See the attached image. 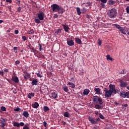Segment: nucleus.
<instances>
[{"mask_svg": "<svg viewBox=\"0 0 129 129\" xmlns=\"http://www.w3.org/2000/svg\"><path fill=\"white\" fill-rule=\"evenodd\" d=\"M0 125L2 127H5V126H6V123L4 122V121L2 120H0Z\"/></svg>", "mask_w": 129, "mask_h": 129, "instance_id": "412c9836", "label": "nucleus"}, {"mask_svg": "<svg viewBox=\"0 0 129 129\" xmlns=\"http://www.w3.org/2000/svg\"><path fill=\"white\" fill-rule=\"evenodd\" d=\"M53 18H54V19H57V18H58V15L57 14H55L54 15Z\"/></svg>", "mask_w": 129, "mask_h": 129, "instance_id": "de8ad7c7", "label": "nucleus"}, {"mask_svg": "<svg viewBox=\"0 0 129 129\" xmlns=\"http://www.w3.org/2000/svg\"><path fill=\"white\" fill-rule=\"evenodd\" d=\"M13 50H14V51L18 50V47H14Z\"/></svg>", "mask_w": 129, "mask_h": 129, "instance_id": "bf43d9fd", "label": "nucleus"}, {"mask_svg": "<svg viewBox=\"0 0 129 129\" xmlns=\"http://www.w3.org/2000/svg\"><path fill=\"white\" fill-rule=\"evenodd\" d=\"M13 125L14 126H17V127H20V124L18 122H13Z\"/></svg>", "mask_w": 129, "mask_h": 129, "instance_id": "cd10ccee", "label": "nucleus"}, {"mask_svg": "<svg viewBox=\"0 0 129 129\" xmlns=\"http://www.w3.org/2000/svg\"><path fill=\"white\" fill-rule=\"evenodd\" d=\"M43 126H45V127H46V126H47V122H46V121L43 122Z\"/></svg>", "mask_w": 129, "mask_h": 129, "instance_id": "09e8293b", "label": "nucleus"}, {"mask_svg": "<svg viewBox=\"0 0 129 129\" xmlns=\"http://www.w3.org/2000/svg\"><path fill=\"white\" fill-rule=\"evenodd\" d=\"M62 89L64 92H68V87L64 85L62 87Z\"/></svg>", "mask_w": 129, "mask_h": 129, "instance_id": "5701e85b", "label": "nucleus"}, {"mask_svg": "<svg viewBox=\"0 0 129 129\" xmlns=\"http://www.w3.org/2000/svg\"><path fill=\"white\" fill-rule=\"evenodd\" d=\"M108 4L110 6H112V5H114L115 4V2L113 1L110 0L108 2Z\"/></svg>", "mask_w": 129, "mask_h": 129, "instance_id": "c756f323", "label": "nucleus"}, {"mask_svg": "<svg viewBox=\"0 0 129 129\" xmlns=\"http://www.w3.org/2000/svg\"><path fill=\"white\" fill-rule=\"evenodd\" d=\"M34 96H35V94L34 93H29L28 95V98H30V99H31V98Z\"/></svg>", "mask_w": 129, "mask_h": 129, "instance_id": "a878e982", "label": "nucleus"}, {"mask_svg": "<svg viewBox=\"0 0 129 129\" xmlns=\"http://www.w3.org/2000/svg\"><path fill=\"white\" fill-rule=\"evenodd\" d=\"M126 73L124 72V70H122L120 72V74H125Z\"/></svg>", "mask_w": 129, "mask_h": 129, "instance_id": "79ce46f5", "label": "nucleus"}, {"mask_svg": "<svg viewBox=\"0 0 129 129\" xmlns=\"http://www.w3.org/2000/svg\"><path fill=\"white\" fill-rule=\"evenodd\" d=\"M32 105L33 108H38V107L39 106V103H38V102H35L34 104H32Z\"/></svg>", "mask_w": 129, "mask_h": 129, "instance_id": "f3484780", "label": "nucleus"}, {"mask_svg": "<svg viewBox=\"0 0 129 129\" xmlns=\"http://www.w3.org/2000/svg\"><path fill=\"white\" fill-rule=\"evenodd\" d=\"M25 123H24V122H21L20 123H19V127L20 126H24Z\"/></svg>", "mask_w": 129, "mask_h": 129, "instance_id": "4c0bfd02", "label": "nucleus"}, {"mask_svg": "<svg viewBox=\"0 0 129 129\" xmlns=\"http://www.w3.org/2000/svg\"><path fill=\"white\" fill-rule=\"evenodd\" d=\"M93 101L95 103H98L99 104H102V99L97 96H94L93 97Z\"/></svg>", "mask_w": 129, "mask_h": 129, "instance_id": "39448f33", "label": "nucleus"}, {"mask_svg": "<svg viewBox=\"0 0 129 129\" xmlns=\"http://www.w3.org/2000/svg\"><path fill=\"white\" fill-rule=\"evenodd\" d=\"M88 120L92 123V124H97V121L96 119L92 117L89 116Z\"/></svg>", "mask_w": 129, "mask_h": 129, "instance_id": "0eeeda50", "label": "nucleus"}, {"mask_svg": "<svg viewBox=\"0 0 129 129\" xmlns=\"http://www.w3.org/2000/svg\"><path fill=\"white\" fill-rule=\"evenodd\" d=\"M37 83H38V81L36 80H33L31 83L32 85H37Z\"/></svg>", "mask_w": 129, "mask_h": 129, "instance_id": "7c9ffc66", "label": "nucleus"}, {"mask_svg": "<svg viewBox=\"0 0 129 129\" xmlns=\"http://www.w3.org/2000/svg\"><path fill=\"white\" fill-rule=\"evenodd\" d=\"M51 8H52V12L53 13L57 12L58 14L62 15L64 12V9L57 4H53L51 5Z\"/></svg>", "mask_w": 129, "mask_h": 129, "instance_id": "f03ea898", "label": "nucleus"}, {"mask_svg": "<svg viewBox=\"0 0 129 129\" xmlns=\"http://www.w3.org/2000/svg\"><path fill=\"white\" fill-rule=\"evenodd\" d=\"M109 90L106 88H104L105 97H111L112 94H116V90H115V86L114 85L110 84L109 85Z\"/></svg>", "mask_w": 129, "mask_h": 129, "instance_id": "f257e3e1", "label": "nucleus"}, {"mask_svg": "<svg viewBox=\"0 0 129 129\" xmlns=\"http://www.w3.org/2000/svg\"><path fill=\"white\" fill-rule=\"evenodd\" d=\"M24 79H25L26 80H28V79H29V78H30V74L27 72L24 73Z\"/></svg>", "mask_w": 129, "mask_h": 129, "instance_id": "4468645a", "label": "nucleus"}, {"mask_svg": "<svg viewBox=\"0 0 129 129\" xmlns=\"http://www.w3.org/2000/svg\"><path fill=\"white\" fill-rule=\"evenodd\" d=\"M87 18H88V19H89V15H87Z\"/></svg>", "mask_w": 129, "mask_h": 129, "instance_id": "338daca9", "label": "nucleus"}, {"mask_svg": "<svg viewBox=\"0 0 129 129\" xmlns=\"http://www.w3.org/2000/svg\"><path fill=\"white\" fill-rule=\"evenodd\" d=\"M96 120L97 122H98V121H100V119L99 118H96Z\"/></svg>", "mask_w": 129, "mask_h": 129, "instance_id": "864d4df0", "label": "nucleus"}, {"mask_svg": "<svg viewBox=\"0 0 129 129\" xmlns=\"http://www.w3.org/2000/svg\"><path fill=\"white\" fill-rule=\"evenodd\" d=\"M60 33H61V30L60 29H57L55 32V34H57V35H58V34H60Z\"/></svg>", "mask_w": 129, "mask_h": 129, "instance_id": "f704fd0d", "label": "nucleus"}, {"mask_svg": "<svg viewBox=\"0 0 129 129\" xmlns=\"http://www.w3.org/2000/svg\"><path fill=\"white\" fill-rule=\"evenodd\" d=\"M90 92V91L88 89H85L83 92L84 95H88V94Z\"/></svg>", "mask_w": 129, "mask_h": 129, "instance_id": "6ab92c4d", "label": "nucleus"}, {"mask_svg": "<svg viewBox=\"0 0 129 129\" xmlns=\"http://www.w3.org/2000/svg\"><path fill=\"white\" fill-rule=\"evenodd\" d=\"M67 44L70 47H72V46H74V41L73 40H68Z\"/></svg>", "mask_w": 129, "mask_h": 129, "instance_id": "ddd939ff", "label": "nucleus"}, {"mask_svg": "<svg viewBox=\"0 0 129 129\" xmlns=\"http://www.w3.org/2000/svg\"><path fill=\"white\" fill-rule=\"evenodd\" d=\"M0 75L4 76V71H0Z\"/></svg>", "mask_w": 129, "mask_h": 129, "instance_id": "a18cd8bd", "label": "nucleus"}, {"mask_svg": "<svg viewBox=\"0 0 129 129\" xmlns=\"http://www.w3.org/2000/svg\"><path fill=\"white\" fill-rule=\"evenodd\" d=\"M94 90L95 92L96 93V94H101V92H100V89L99 88H95Z\"/></svg>", "mask_w": 129, "mask_h": 129, "instance_id": "dca6fc26", "label": "nucleus"}, {"mask_svg": "<svg viewBox=\"0 0 129 129\" xmlns=\"http://www.w3.org/2000/svg\"><path fill=\"white\" fill-rule=\"evenodd\" d=\"M15 32L16 35H18V34H19V30H15Z\"/></svg>", "mask_w": 129, "mask_h": 129, "instance_id": "5fc2aeb1", "label": "nucleus"}, {"mask_svg": "<svg viewBox=\"0 0 129 129\" xmlns=\"http://www.w3.org/2000/svg\"><path fill=\"white\" fill-rule=\"evenodd\" d=\"M104 4H105V3H101L100 4L101 8H105V5H104Z\"/></svg>", "mask_w": 129, "mask_h": 129, "instance_id": "c9c22d12", "label": "nucleus"}, {"mask_svg": "<svg viewBox=\"0 0 129 129\" xmlns=\"http://www.w3.org/2000/svg\"><path fill=\"white\" fill-rule=\"evenodd\" d=\"M37 77H39V78H42V76L41 75V74L40 73H38L37 74Z\"/></svg>", "mask_w": 129, "mask_h": 129, "instance_id": "ea45409f", "label": "nucleus"}, {"mask_svg": "<svg viewBox=\"0 0 129 129\" xmlns=\"http://www.w3.org/2000/svg\"><path fill=\"white\" fill-rule=\"evenodd\" d=\"M47 90H48V88L45 85H42L40 88V91H41V92L45 93Z\"/></svg>", "mask_w": 129, "mask_h": 129, "instance_id": "9d476101", "label": "nucleus"}, {"mask_svg": "<svg viewBox=\"0 0 129 129\" xmlns=\"http://www.w3.org/2000/svg\"><path fill=\"white\" fill-rule=\"evenodd\" d=\"M1 110H2L3 111H7V110L6 109V107H4V106H2L1 107Z\"/></svg>", "mask_w": 129, "mask_h": 129, "instance_id": "72a5a7b5", "label": "nucleus"}, {"mask_svg": "<svg viewBox=\"0 0 129 129\" xmlns=\"http://www.w3.org/2000/svg\"><path fill=\"white\" fill-rule=\"evenodd\" d=\"M68 85H69L70 86V87H71L73 89L75 88V84H74L72 82H69L68 84Z\"/></svg>", "mask_w": 129, "mask_h": 129, "instance_id": "a211bd4d", "label": "nucleus"}, {"mask_svg": "<svg viewBox=\"0 0 129 129\" xmlns=\"http://www.w3.org/2000/svg\"><path fill=\"white\" fill-rule=\"evenodd\" d=\"M124 107H127V104H125L124 105Z\"/></svg>", "mask_w": 129, "mask_h": 129, "instance_id": "680f3d73", "label": "nucleus"}, {"mask_svg": "<svg viewBox=\"0 0 129 129\" xmlns=\"http://www.w3.org/2000/svg\"><path fill=\"white\" fill-rule=\"evenodd\" d=\"M4 71L6 73L9 72V69H5Z\"/></svg>", "mask_w": 129, "mask_h": 129, "instance_id": "052dcab7", "label": "nucleus"}, {"mask_svg": "<svg viewBox=\"0 0 129 129\" xmlns=\"http://www.w3.org/2000/svg\"><path fill=\"white\" fill-rule=\"evenodd\" d=\"M28 34L32 35V34H34V31H33V30H31L28 32Z\"/></svg>", "mask_w": 129, "mask_h": 129, "instance_id": "58836bf2", "label": "nucleus"}, {"mask_svg": "<svg viewBox=\"0 0 129 129\" xmlns=\"http://www.w3.org/2000/svg\"><path fill=\"white\" fill-rule=\"evenodd\" d=\"M62 27L65 31V32H69V27H68V25L63 24Z\"/></svg>", "mask_w": 129, "mask_h": 129, "instance_id": "2eb2a0df", "label": "nucleus"}, {"mask_svg": "<svg viewBox=\"0 0 129 129\" xmlns=\"http://www.w3.org/2000/svg\"><path fill=\"white\" fill-rule=\"evenodd\" d=\"M21 10H22V8L21 7H19L17 9V11L19 12V13H20V12H21Z\"/></svg>", "mask_w": 129, "mask_h": 129, "instance_id": "3c124183", "label": "nucleus"}, {"mask_svg": "<svg viewBox=\"0 0 129 129\" xmlns=\"http://www.w3.org/2000/svg\"><path fill=\"white\" fill-rule=\"evenodd\" d=\"M69 115H70V114H69V112H65L63 113V116H64L65 117H69Z\"/></svg>", "mask_w": 129, "mask_h": 129, "instance_id": "2f4dec72", "label": "nucleus"}, {"mask_svg": "<svg viewBox=\"0 0 129 129\" xmlns=\"http://www.w3.org/2000/svg\"><path fill=\"white\" fill-rule=\"evenodd\" d=\"M12 0H6L7 3H9L10 4H12Z\"/></svg>", "mask_w": 129, "mask_h": 129, "instance_id": "8fccbe9b", "label": "nucleus"}, {"mask_svg": "<svg viewBox=\"0 0 129 129\" xmlns=\"http://www.w3.org/2000/svg\"><path fill=\"white\" fill-rule=\"evenodd\" d=\"M114 26L116 27V28H117V29H119V31H120L122 34H123L124 35L126 34V31L125 30V29L123 28V27H121L120 26L117 24H115Z\"/></svg>", "mask_w": 129, "mask_h": 129, "instance_id": "423d86ee", "label": "nucleus"}, {"mask_svg": "<svg viewBox=\"0 0 129 129\" xmlns=\"http://www.w3.org/2000/svg\"><path fill=\"white\" fill-rule=\"evenodd\" d=\"M32 50L33 51H35V48H32Z\"/></svg>", "mask_w": 129, "mask_h": 129, "instance_id": "774afa93", "label": "nucleus"}, {"mask_svg": "<svg viewBox=\"0 0 129 129\" xmlns=\"http://www.w3.org/2000/svg\"><path fill=\"white\" fill-rule=\"evenodd\" d=\"M23 129H29V127H28V126H24L23 127Z\"/></svg>", "mask_w": 129, "mask_h": 129, "instance_id": "4d7b16f0", "label": "nucleus"}, {"mask_svg": "<svg viewBox=\"0 0 129 129\" xmlns=\"http://www.w3.org/2000/svg\"><path fill=\"white\" fill-rule=\"evenodd\" d=\"M76 40V43H77V44H81V43H82V41H81V40H80V39L78 38H75Z\"/></svg>", "mask_w": 129, "mask_h": 129, "instance_id": "bb28decb", "label": "nucleus"}, {"mask_svg": "<svg viewBox=\"0 0 129 129\" xmlns=\"http://www.w3.org/2000/svg\"><path fill=\"white\" fill-rule=\"evenodd\" d=\"M128 95H129L128 92H123V91L120 92V96L123 97V98H125V97H126V96H128Z\"/></svg>", "mask_w": 129, "mask_h": 129, "instance_id": "6e6552de", "label": "nucleus"}, {"mask_svg": "<svg viewBox=\"0 0 129 129\" xmlns=\"http://www.w3.org/2000/svg\"><path fill=\"white\" fill-rule=\"evenodd\" d=\"M37 17L38 19L35 18L34 19V22L36 24H41V21H43L44 18H45V14H44V12L40 11L37 13Z\"/></svg>", "mask_w": 129, "mask_h": 129, "instance_id": "20e7f679", "label": "nucleus"}, {"mask_svg": "<svg viewBox=\"0 0 129 129\" xmlns=\"http://www.w3.org/2000/svg\"><path fill=\"white\" fill-rule=\"evenodd\" d=\"M21 110V108L17 107L14 109V111H20Z\"/></svg>", "mask_w": 129, "mask_h": 129, "instance_id": "e433bc0d", "label": "nucleus"}, {"mask_svg": "<svg viewBox=\"0 0 129 129\" xmlns=\"http://www.w3.org/2000/svg\"><path fill=\"white\" fill-rule=\"evenodd\" d=\"M107 15L110 19H115V18L117 17V11H116V9L112 8L108 11Z\"/></svg>", "mask_w": 129, "mask_h": 129, "instance_id": "7ed1b4c3", "label": "nucleus"}, {"mask_svg": "<svg viewBox=\"0 0 129 129\" xmlns=\"http://www.w3.org/2000/svg\"><path fill=\"white\" fill-rule=\"evenodd\" d=\"M12 80L15 83H19V78L17 76H14L12 78Z\"/></svg>", "mask_w": 129, "mask_h": 129, "instance_id": "9b49d317", "label": "nucleus"}, {"mask_svg": "<svg viewBox=\"0 0 129 129\" xmlns=\"http://www.w3.org/2000/svg\"><path fill=\"white\" fill-rule=\"evenodd\" d=\"M77 14L79 16H80L81 15V11L80 10V8L77 7L76 8Z\"/></svg>", "mask_w": 129, "mask_h": 129, "instance_id": "b1692460", "label": "nucleus"}, {"mask_svg": "<svg viewBox=\"0 0 129 129\" xmlns=\"http://www.w3.org/2000/svg\"><path fill=\"white\" fill-rule=\"evenodd\" d=\"M16 64H20V60H17L16 62H15Z\"/></svg>", "mask_w": 129, "mask_h": 129, "instance_id": "13d9d810", "label": "nucleus"}, {"mask_svg": "<svg viewBox=\"0 0 129 129\" xmlns=\"http://www.w3.org/2000/svg\"><path fill=\"white\" fill-rule=\"evenodd\" d=\"M101 105L102 104L97 103L96 105H95V108H96L97 109H102L103 106H102Z\"/></svg>", "mask_w": 129, "mask_h": 129, "instance_id": "f8f14e48", "label": "nucleus"}, {"mask_svg": "<svg viewBox=\"0 0 129 129\" xmlns=\"http://www.w3.org/2000/svg\"><path fill=\"white\" fill-rule=\"evenodd\" d=\"M98 44L100 46L101 45V40L100 39H98Z\"/></svg>", "mask_w": 129, "mask_h": 129, "instance_id": "49530a36", "label": "nucleus"}, {"mask_svg": "<svg viewBox=\"0 0 129 129\" xmlns=\"http://www.w3.org/2000/svg\"><path fill=\"white\" fill-rule=\"evenodd\" d=\"M126 89H127L128 90H129V86L126 87Z\"/></svg>", "mask_w": 129, "mask_h": 129, "instance_id": "69168bd1", "label": "nucleus"}, {"mask_svg": "<svg viewBox=\"0 0 129 129\" xmlns=\"http://www.w3.org/2000/svg\"><path fill=\"white\" fill-rule=\"evenodd\" d=\"M119 82H120V86L122 88H124V87H126V86H127L128 85L127 83H126V82H123L121 80H120Z\"/></svg>", "mask_w": 129, "mask_h": 129, "instance_id": "1a4fd4ad", "label": "nucleus"}, {"mask_svg": "<svg viewBox=\"0 0 129 129\" xmlns=\"http://www.w3.org/2000/svg\"><path fill=\"white\" fill-rule=\"evenodd\" d=\"M17 1V2H18V3H21V1H20V0H16Z\"/></svg>", "mask_w": 129, "mask_h": 129, "instance_id": "0e129e2a", "label": "nucleus"}, {"mask_svg": "<svg viewBox=\"0 0 129 129\" xmlns=\"http://www.w3.org/2000/svg\"><path fill=\"white\" fill-rule=\"evenodd\" d=\"M125 30L126 31V34H127L129 36V28H126Z\"/></svg>", "mask_w": 129, "mask_h": 129, "instance_id": "a19ab883", "label": "nucleus"}, {"mask_svg": "<svg viewBox=\"0 0 129 129\" xmlns=\"http://www.w3.org/2000/svg\"><path fill=\"white\" fill-rule=\"evenodd\" d=\"M95 114L96 115H99V113H98V111H96L95 112Z\"/></svg>", "mask_w": 129, "mask_h": 129, "instance_id": "6e6d98bb", "label": "nucleus"}, {"mask_svg": "<svg viewBox=\"0 0 129 129\" xmlns=\"http://www.w3.org/2000/svg\"><path fill=\"white\" fill-rule=\"evenodd\" d=\"M126 11L127 14H129V7L128 6H127L126 8Z\"/></svg>", "mask_w": 129, "mask_h": 129, "instance_id": "37998d69", "label": "nucleus"}, {"mask_svg": "<svg viewBox=\"0 0 129 129\" xmlns=\"http://www.w3.org/2000/svg\"><path fill=\"white\" fill-rule=\"evenodd\" d=\"M106 58H107V60L108 61H112V60H113V58L112 57H110V55H107Z\"/></svg>", "mask_w": 129, "mask_h": 129, "instance_id": "c85d7f7f", "label": "nucleus"}, {"mask_svg": "<svg viewBox=\"0 0 129 129\" xmlns=\"http://www.w3.org/2000/svg\"><path fill=\"white\" fill-rule=\"evenodd\" d=\"M58 95H57V93H55V92H52L51 93V97H52V98H54V99L55 98H57V96Z\"/></svg>", "mask_w": 129, "mask_h": 129, "instance_id": "aec40b11", "label": "nucleus"}, {"mask_svg": "<svg viewBox=\"0 0 129 129\" xmlns=\"http://www.w3.org/2000/svg\"><path fill=\"white\" fill-rule=\"evenodd\" d=\"M99 116L100 118H101V119H104V116L101 113H99Z\"/></svg>", "mask_w": 129, "mask_h": 129, "instance_id": "473e14b6", "label": "nucleus"}, {"mask_svg": "<svg viewBox=\"0 0 129 129\" xmlns=\"http://www.w3.org/2000/svg\"><path fill=\"white\" fill-rule=\"evenodd\" d=\"M3 22H4V21H3V20H0V24H2V23H3Z\"/></svg>", "mask_w": 129, "mask_h": 129, "instance_id": "e2e57ef3", "label": "nucleus"}, {"mask_svg": "<svg viewBox=\"0 0 129 129\" xmlns=\"http://www.w3.org/2000/svg\"><path fill=\"white\" fill-rule=\"evenodd\" d=\"M39 50L42 51V45L39 44Z\"/></svg>", "mask_w": 129, "mask_h": 129, "instance_id": "603ef678", "label": "nucleus"}, {"mask_svg": "<svg viewBox=\"0 0 129 129\" xmlns=\"http://www.w3.org/2000/svg\"><path fill=\"white\" fill-rule=\"evenodd\" d=\"M23 115L24 116H25V117L27 118V117H29V113L28 112V111H25L23 112Z\"/></svg>", "mask_w": 129, "mask_h": 129, "instance_id": "4be33fe9", "label": "nucleus"}, {"mask_svg": "<svg viewBox=\"0 0 129 129\" xmlns=\"http://www.w3.org/2000/svg\"><path fill=\"white\" fill-rule=\"evenodd\" d=\"M43 110L44 112H47V111H49L50 110V108L48 106H44L43 107Z\"/></svg>", "mask_w": 129, "mask_h": 129, "instance_id": "393cba45", "label": "nucleus"}, {"mask_svg": "<svg viewBox=\"0 0 129 129\" xmlns=\"http://www.w3.org/2000/svg\"><path fill=\"white\" fill-rule=\"evenodd\" d=\"M22 39L23 40V41H26L27 40V37H26L25 36H22Z\"/></svg>", "mask_w": 129, "mask_h": 129, "instance_id": "c03bdc74", "label": "nucleus"}]
</instances>
